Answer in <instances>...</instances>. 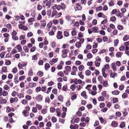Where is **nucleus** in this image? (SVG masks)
<instances>
[{"mask_svg":"<svg viewBox=\"0 0 129 129\" xmlns=\"http://www.w3.org/2000/svg\"><path fill=\"white\" fill-rule=\"evenodd\" d=\"M97 16L99 18L102 17L104 18H105L106 17V16H105L103 13L101 12L99 13L97 15Z\"/></svg>","mask_w":129,"mask_h":129,"instance_id":"8","label":"nucleus"},{"mask_svg":"<svg viewBox=\"0 0 129 129\" xmlns=\"http://www.w3.org/2000/svg\"><path fill=\"white\" fill-rule=\"evenodd\" d=\"M4 89L7 90L9 88V87L7 85H5L3 88Z\"/></svg>","mask_w":129,"mask_h":129,"instance_id":"63","label":"nucleus"},{"mask_svg":"<svg viewBox=\"0 0 129 129\" xmlns=\"http://www.w3.org/2000/svg\"><path fill=\"white\" fill-rule=\"evenodd\" d=\"M51 121L53 123H55L57 121L56 118L54 116H53L51 118Z\"/></svg>","mask_w":129,"mask_h":129,"instance_id":"23","label":"nucleus"},{"mask_svg":"<svg viewBox=\"0 0 129 129\" xmlns=\"http://www.w3.org/2000/svg\"><path fill=\"white\" fill-rule=\"evenodd\" d=\"M17 33L15 30H14L12 33V36H15L17 34Z\"/></svg>","mask_w":129,"mask_h":129,"instance_id":"56","label":"nucleus"},{"mask_svg":"<svg viewBox=\"0 0 129 129\" xmlns=\"http://www.w3.org/2000/svg\"><path fill=\"white\" fill-rule=\"evenodd\" d=\"M33 91L31 89H28L26 93L28 94H30L32 93Z\"/></svg>","mask_w":129,"mask_h":129,"instance_id":"46","label":"nucleus"},{"mask_svg":"<svg viewBox=\"0 0 129 129\" xmlns=\"http://www.w3.org/2000/svg\"><path fill=\"white\" fill-rule=\"evenodd\" d=\"M77 33L76 31L74 30H73L71 32V34L72 36H75L76 35Z\"/></svg>","mask_w":129,"mask_h":129,"instance_id":"36","label":"nucleus"},{"mask_svg":"<svg viewBox=\"0 0 129 129\" xmlns=\"http://www.w3.org/2000/svg\"><path fill=\"white\" fill-rule=\"evenodd\" d=\"M26 124L28 126H29L32 124L31 122L30 121H28L26 122Z\"/></svg>","mask_w":129,"mask_h":129,"instance_id":"37","label":"nucleus"},{"mask_svg":"<svg viewBox=\"0 0 129 129\" xmlns=\"http://www.w3.org/2000/svg\"><path fill=\"white\" fill-rule=\"evenodd\" d=\"M104 68L105 69L108 70L110 68L109 65L108 64H107L105 65Z\"/></svg>","mask_w":129,"mask_h":129,"instance_id":"51","label":"nucleus"},{"mask_svg":"<svg viewBox=\"0 0 129 129\" xmlns=\"http://www.w3.org/2000/svg\"><path fill=\"white\" fill-rule=\"evenodd\" d=\"M17 71V70L16 67H15L12 69V72L14 73H16Z\"/></svg>","mask_w":129,"mask_h":129,"instance_id":"64","label":"nucleus"},{"mask_svg":"<svg viewBox=\"0 0 129 129\" xmlns=\"http://www.w3.org/2000/svg\"><path fill=\"white\" fill-rule=\"evenodd\" d=\"M23 49L25 51V52H28L29 49L27 46H24L23 47Z\"/></svg>","mask_w":129,"mask_h":129,"instance_id":"44","label":"nucleus"},{"mask_svg":"<svg viewBox=\"0 0 129 129\" xmlns=\"http://www.w3.org/2000/svg\"><path fill=\"white\" fill-rule=\"evenodd\" d=\"M36 106L39 110H40L42 108L41 106L38 104H36Z\"/></svg>","mask_w":129,"mask_h":129,"instance_id":"50","label":"nucleus"},{"mask_svg":"<svg viewBox=\"0 0 129 129\" xmlns=\"http://www.w3.org/2000/svg\"><path fill=\"white\" fill-rule=\"evenodd\" d=\"M46 5L48 6V8H50L51 7V2L49 1L47 2L46 3Z\"/></svg>","mask_w":129,"mask_h":129,"instance_id":"33","label":"nucleus"},{"mask_svg":"<svg viewBox=\"0 0 129 129\" xmlns=\"http://www.w3.org/2000/svg\"><path fill=\"white\" fill-rule=\"evenodd\" d=\"M107 107L109 108H110L111 105V103L110 102H106Z\"/></svg>","mask_w":129,"mask_h":129,"instance_id":"61","label":"nucleus"},{"mask_svg":"<svg viewBox=\"0 0 129 129\" xmlns=\"http://www.w3.org/2000/svg\"><path fill=\"white\" fill-rule=\"evenodd\" d=\"M116 17L115 16H113L110 18V20L112 21H114L116 20Z\"/></svg>","mask_w":129,"mask_h":129,"instance_id":"52","label":"nucleus"},{"mask_svg":"<svg viewBox=\"0 0 129 129\" xmlns=\"http://www.w3.org/2000/svg\"><path fill=\"white\" fill-rule=\"evenodd\" d=\"M15 48L19 52L22 51V48L21 46L20 45H18L16 46Z\"/></svg>","mask_w":129,"mask_h":129,"instance_id":"14","label":"nucleus"},{"mask_svg":"<svg viewBox=\"0 0 129 129\" xmlns=\"http://www.w3.org/2000/svg\"><path fill=\"white\" fill-rule=\"evenodd\" d=\"M111 125L112 126L115 127L118 125V123L116 121H113L112 122Z\"/></svg>","mask_w":129,"mask_h":129,"instance_id":"12","label":"nucleus"},{"mask_svg":"<svg viewBox=\"0 0 129 129\" xmlns=\"http://www.w3.org/2000/svg\"><path fill=\"white\" fill-rule=\"evenodd\" d=\"M35 100L38 102H40L42 100L43 97L41 94H38L35 98Z\"/></svg>","mask_w":129,"mask_h":129,"instance_id":"2","label":"nucleus"},{"mask_svg":"<svg viewBox=\"0 0 129 129\" xmlns=\"http://www.w3.org/2000/svg\"><path fill=\"white\" fill-rule=\"evenodd\" d=\"M123 26L122 25H118L117 26V28L118 29L120 30H122L123 29Z\"/></svg>","mask_w":129,"mask_h":129,"instance_id":"31","label":"nucleus"},{"mask_svg":"<svg viewBox=\"0 0 129 129\" xmlns=\"http://www.w3.org/2000/svg\"><path fill=\"white\" fill-rule=\"evenodd\" d=\"M81 95L82 96H83L85 99H86L87 98V96L86 95V92L85 91H83L81 93Z\"/></svg>","mask_w":129,"mask_h":129,"instance_id":"11","label":"nucleus"},{"mask_svg":"<svg viewBox=\"0 0 129 129\" xmlns=\"http://www.w3.org/2000/svg\"><path fill=\"white\" fill-rule=\"evenodd\" d=\"M76 37H74L73 39L71 40H70L69 41V43H72L73 42H75L76 41Z\"/></svg>","mask_w":129,"mask_h":129,"instance_id":"39","label":"nucleus"},{"mask_svg":"<svg viewBox=\"0 0 129 129\" xmlns=\"http://www.w3.org/2000/svg\"><path fill=\"white\" fill-rule=\"evenodd\" d=\"M50 67V66L48 63H46L45 64V69L46 70H48Z\"/></svg>","mask_w":129,"mask_h":129,"instance_id":"15","label":"nucleus"},{"mask_svg":"<svg viewBox=\"0 0 129 129\" xmlns=\"http://www.w3.org/2000/svg\"><path fill=\"white\" fill-rule=\"evenodd\" d=\"M102 9V6H99V7L96 8V12H98L101 10Z\"/></svg>","mask_w":129,"mask_h":129,"instance_id":"32","label":"nucleus"},{"mask_svg":"<svg viewBox=\"0 0 129 129\" xmlns=\"http://www.w3.org/2000/svg\"><path fill=\"white\" fill-rule=\"evenodd\" d=\"M116 15L118 17H119L120 18H121L123 16V14H122L121 13L120 11L118 10L117 11L116 13Z\"/></svg>","mask_w":129,"mask_h":129,"instance_id":"6","label":"nucleus"},{"mask_svg":"<svg viewBox=\"0 0 129 129\" xmlns=\"http://www.w3.org/2000/svg\"><path fill=\"white\" fill-rule=\"evenodd\" d=\"M58 100L62 102L63 101V98L62 96L61 95H59L58 97Z\"/></svg>","mask_w":129,"mask_h":129,"instance_id":"25","label":"nucleus"},{"mask_svg":"<svg viewBox=\"0 0 129 129\" xmlns=\"http://www.w3.org/2000/svg\"><path fill=\"white\" fill-rule=\"evenodd\" d=\"M119 93V91L118 90H114V91H113L112 92V94H113L115 95H117Z\"/></svg>","mask_w":129,"mask_h":129,"instance_id":"22","label":"nucleus"},{"mask_svg":"<svg viewBox=\"0 0 129 129\" xmlns=\"http://www.w3.org/2000/svg\"><path fill=\"white\" fill-rule=\"evenodd\" d=\"M68 52V50L67 49L63 50L62 51V54L61 55L62 57L63 58L67 57Z\"/></svg>","mask_w":129,"mask_h":129,"instance_id":"1","label":"nucleus"},{"mask_svg":"<svg viewBox=\"0 0 129 129\" xmlns=\"http://www.w3.org/2000/svg\"><path fill=\"white\" fill-rule=\"evenodd\" d=\"M22 113L24 115V116L25 117H27L29 115L28 113H27V112L25 110H23Z\"/></svg>","mask_w":129,"mask_h":129,"instance_id":"17","label":"nucleus"},{"mask_svg":"<svg viewBox=\"0 0 129 129\" xmlns=\"http://www.w3.org/2000/svg\"><path fill=\"white\" fill-rule=\"evenodd\" d=\"M91 72L89 70H87L85 71V74L86 75L89 76L91 74Z\"/></svg>","mask_w":129,"mask_h":129,"instance_id":"29","label":"nucleus"},{"mask_svg":"<svg viewBox=\"0 0 129 129\" xmlns=\"http://www.w3.org/2000/svg\"><path fill=\"white\" fill-rule=\"evenodd\" d=\"M26 99L28 100H30L31 99V96H30L27 95L25 97Z\"/></svg>","mask_w":129,"mask_h":129,"instance_id":"59","label":"nucleus"},{"mask_svg":"<svg viewBox=\"0 0 129 129\" xmlns=\"http://www.w3.org/2000/svg\"><path fill=\"white\" fill-rule=\"evenodd\" d=\"M57 14V11L56 10L53 11L52 13L51 17H53L55 16Z\"/></svg>","mask_w":129,"mask_h":129,"instance_id":"19","label":"nucleus"},{"mask_svg":"<svg viewBox=\"0 0 129 129\" xmlns=\"http://www.w3.org/2000/svg\"><path fill=\"white\" fill-rule=\"evenodd\" d=\"M113 103H115L118 102V100L117 98H114L113 99Z\"/></svg>","mask_w":129,"mask_h":129,"instance_id":"42","label":"nucleus"},{"mask_svg":"<svg viewBox=\"0 0 129 129\" xmlns=\"http://www.w3.org/2000/svg\"><path fill=\"white\" fill-rule=\"evenodd\" d=\"M128 39V36L127 35H126L124 36L123 39V41H125L127 40Z\"/></svg>","mask_w":129,"mask_h":129,"instance_id":"18","label":"nucleus"},{"mask_svg":"<svg viewBox=\"0 0 129 129\" xmlns=\"http://www.w3.org/2000/svg\"><path fill=\"white\" fill-rule=\"evenodd\" d=\"M57 75L60 76L61 77H62L64 76V74L62 72H60L58 73Z\"/></svg>","mask_w":129,"mask_h":129,"instance_id":"41","label":"nucleus"},{"mask_svg":"<svg viewBox=\"0 0 129 129\" xmlns=\"http://www.w3.org/2000/svg\"><path fill=\"white\" fill-rule=\"evenodd\" d=\"M102 96L106 98H108L109 97V95L106 94V91H103L102 93Z\"/></svg>","mask_w":129,"mask_h":129,"instance_id":"10","label":"nucleus"},{"mask_svg":"<svg viewBox=\"0 0 129 129\" xmlns=\"http://www.w3.org/2000/svg\"><path fill=\"white\" fill-rule=\"evenodd\" d=\"M65 69L67 71H70L71 70L70 67L69 66H67L65 67Z\"/></svg>","mask_w":129,"mask_h":129,"instance_id":"47","label":"nucleus"},{"mask_svg":"<svg viewBox=\"0 0 129 129\" xmlns=\"http://www.w3.org/2000/svg\"><path fill=\"white\" fill-rule=\"evenodd\" d=\"M21 103L24 105H26L27 103V101L25 100H24L22 101Z\"/></svg>","mask_w":129,"mask_h":129,"instance_id":"58","label":"nucleus"},{"mask_svg":"<svg viewBox=\"0 0 129 129\" xmlns=\"http://www.w3.org/2000/svg\"><path fill=\"white\" fill-rule=\"evenodd\" d=\"M122 54L123 53L122 52H118L116 53V56L117 58L120 57H121Z\"/></svg>","mask_w":129,"mask_h":129,"instance_id":"16","label":"nucleus"},{"mask_svg":"<svg viewBox=\"0 0 129 129\" xmlns=\"http://www.w3.org/2000/svg\"><path fill=\"white\" fill-rule=\"evenodd\" d=\"M69 35V33L67 31H64V35L66 37H68Z\"/></svg>","mask_w":129,"mask_h":129,"instance_id":"43","label":"nucleus"},{"mask_svg":"<svg viewBox=\"0 0 129 129\" xmlns=\"http://www.w3.org/2000/svg\"><path fill=\"white\" fill-rule=\"evenodd\" d=\"M105 100L104 97L102 96L100 97L98 99V100L100 101H104Z\"/></svg>","mask_w":129,"mask_h":129,"instance_id":"35","label":"nucleus"},{"mask_svg":"<svg viewBox=\"0 0 129 129\" xmlns=\"http://www.w3.org/2000/svg\"><path fill=\"white\" fill-rule=\"evenodd\" d=\"M76 47L78 48H80L81 46L80 42H77L75 44Z\"/></svg>","mask_w":129,"mask_h":129,"instance_id":"24","label":"nucleus"},{"mask_svg":"<svg viewBox=\"0 0 129 129\" xmlns=\"http://www.w3.org/2000/svg\"><path fill=\"white\" fill-rule=\"evenodd\" d=\"M125 126V123L124 122H122L120 125V127L121 128H123Z\"/></svg>","mask_w":129,"mask_h":129,"instance_id":"26","label":"nucleus"},{"mask_svg":"<svg viewBox=\"0 0 129 129\" xmlns=\"http://www.w3.org/2000/svg\"><path fill=\"white\" fill-rule=\"evenodd\" d=\"M127 96V94L125 93H123L122 95V98L123 99L126 98Z\"/></svg>","mask_w":129,"mask_h":129,"instance_id":"54","label":"nucleus"},{"mask_svg":"<svg viewBox=\"0 0 129 129\" xmlns=\"http://www.w3.org/2000/svg\"><path fill=\"white\" fill-rule=\"evenodd\" d=\"M7 68L6 67H3L2 68V71L3 72H5L6 71Z\"/></svg>","mask_w":129,"mask_h":129,"instance_id":"60","label":"nucleus"},{"mask_svg":"<svg viewBox=\"0 0 129 129\" xmlns=\"http://www.w3.org/2000/svg\"><path fill=\"white\" fill-rule=\"evenodd\" d=\"M8 94V93L7 91L4 90L3 92L2 95L4 96H7Z\"/></svg>","mask_w":129,"mask_h":129,"instance_id":"40","label":"nucleus"},{"mask_svg":"<svg viewBox=\"0 0 129 129\" xmlns=\"http://www.w3.org/2000/svg\"><path fill=\"white\" fill-rule=\"evenodd\" d=\"M43 73L41 71H39L37 73V75L40 77H41L43 76Z\"/></svg>","mask_w":129,"mask_h":129,"instance_id":"20","label":"nucleus"},{"mask_svg":"<svg viewBox=\"0 0 129 129\" xmlns=\"http://www.w3.org/2000/svg\"><path fill=\"white\" fill-rule=\"evenodd\" d=\"M62 34V32L61 31H58L57 33V35L56 36L57 39H61L63 37Z\"/></svg>","mask_w":129,"mask_h":129,"instance_id":"3","label":"nucleus"},{"mask_svg":"<svg viewBox=\"0 0 129 129\" xmlns=\"http://www.w3.org/2000/svg\"><path fill=\"white\" fill-rule=\"evenodd\" d=\"M92 87V85H88L86 87V89H87L89 92V93H91V88Z\"/></svg>","mask_w":129,"mask_h":129,"instance_id":"5","label":"nucleus"},{"mask_svg":"<svg viewBox=\"0 0 129 129\" xmlns=\"http://www.w3.org/2000/svg\"><path fill=\"white\" fill-rule=\"evenodd\" d=\"M33 74V72L31 69H29V71L28 72V75L29 76H32Z\"/></svg>","mask_w":129,"mask_h":129,"instance_id":"21","label":"nucleus"},{"mask_svg":"<svg viewBox=\"0 0 129 129\" xmlns=\"http://www.w3.org/2000/svg\"><path fill=\"white\" fill-rule=\"evenodd\" d=\"M114 46H117L119 40L118 39L115 40H114Z\"/></svg>","mask_w":129,"mask_h":129,"instance_id":"30","label":"nucleus"},{"mask_svg":"<svg viewBox=\"0 0 129 129\" xmlns=\"http://www.w3.org/2000/svg\"><path fill=\"white\" fill-rule=\"evenodd\" d=\"M46 25V21L45 20H41V21L40 28H44Z\"/></svg>","mask_w":129,"mask_h":129,"instance_id":"4","label":"nucleus"},{"mask_svg":"<svg viewBox=\"0 0 129 129\" xmlns=\"http://www.w3.org/2000/svg\"><path fill=\"white\" fill-rule=\"evenodd\" d=\"M111 66H112V68L113 69V70L114 71H116V65L115 63H112L111 64Z\"/></svg>","mask_w":129,"mask_h":129,"instance_id":"9","label":"nucleus"},{"mask_svg":"<svg viewBox=\"0 0 129 129\" xmlns=\"http://www.w3.org/2000/svg\"><path fill=\"white\" fill-rule=\"evenodd\" d=\"M76 6V8L78 10H80L82 9L81 6L79 4H77Z\"/></svg>","mask_w":129,"mask_h":129,"instance_id":"27","label":"nucleus"},{"mask_svg":"<svg viewBox=\"0 0 129 129\" xmlns=\"http://www.w3.org/2000/svg\"><path fill=\"white\" fill-rule=\"evenodd\" d=\"M78 68L79 71H82L84 67L82 65H80L79 66Z\"/></svg>","mask_w":129,"mask_h":129,"instance_id":"34","label":"nucleus"},{"mask_svg":"<svg viewBox=\"0 0 129 129\" xmlns=\"http://www.w3.org/2000/svg\"><path fill=\"white\" fill-rule=\"evenodd\" d=\"M103 85L105 87H107L108 86V84L107 81H105L103 82Z\"/></svg>","mask_w":129,"mask_h":129,"instance_id":"45","label":"nucleus"},{"mask_svg":"<svg viewBox=\"0 0 129 129\" xmlns=\"http://www.w3.org/2000/svg\"><path fill=\"white\" fill-rule=\"evenodd\" d=\"M82 72H80L78 74V75L79 77L82 79H83L84 78V76L83 75H82Z\"/></svg>","mask_w":129,"mask_h":129,"instance_id":"53","label":"nucleus"},{"mask_svg":"<svg viewBox=\"0 0 129 129\" xmlns=\"http://www.w3.org/2000/svg\"><path fill=\"white\" fill-rule=\"evenodd\" d=\"M50 99L49 97L47 96L46 98L45 102L46 103H48L49 104L50 103Z\"/></svg>","mask_w":129,"mask_h":129,"instance_id":"28","label":"nucleus"},{"mask_svg":"<svg viewBox=\"0 0 129 129\" xmlns=\"http://www.w3.org/2000/svg\"><path fill=\"white\" fill-rule=\"evenodd\" d=\"M109 4L110 6H113L114 4L113 1L112 0H111V1L109 3Z\"/></svg>","mask_w":129,"mask_h":129,"instance_id":"48","label":"nucleus"},{"mask_svg":"<svg viewBox=\"0 0 129 129\" xmlns=\"http://www.w3.org/2000/svg\"><path fill=\"white\" fill-rule=\"evenodd\" d=\"M52 22L50 21L47 25V27H48V30L49 31L52 25Z\"/></svg>","mask_w":129,"mask_h":129,"instance_id":"13","label":"nucleus"},{"mask_svg":"<svg viewBox=\"0 0 129 129\" xmlns=\"http://www.w3.org/2000/svg\"><path fill=\"white\" fill-rule=\"evenodd\" d=\"M76 88V86L75 85H72L70 87V89L73 91H74Z\"/></svg>","mask_w":129,"mask_h":129,"instance_id":"38","label":"nucleus"},{"mask_svg":"<svg viewBox=\"0 0 129 129\" xmlns=\"http://www.w3.org/2000/svg\"><path fill=\"white\" fill-rule=\"evenodd\" d=\"M92 31L93 33H98L99 31L98 28L97 27H93L92 28Z\"/></svg>","mask_w":129,"mask_h":129,"instance_id":"7","label":"nucleus"},{"mask_svg":"<svg viewBox=\"0 0 129 129\" xmlns=\"http://www.w3.org/2000/svg\"><path fill=\"white\" fill-rule=\"evenodd\" d=\"M18 96L19 98H23L24 96L23 94H22L21 93H19L18 95Z\"/></svg>","mask_w":129,"mask_h":129,"instance_id":"55","label":"nucleus"},{"mask_svg":"<svg viewBox=\"0 0 129 129\" xmlns=\"http://www.w3.org/2000/svg\"><path fill=\"white\" fill-rule=\"evenodd\" d=\"M33 35V34L31 32L28 33L27 35V36L28 37H31Z\"/></svg>","mask_w":129,"mask_h":129,"instance_id":"62","label":"nucleus"},{"mask_svg":"<svg viewBox=\"0 0 129 129\" xmlns=\"http://www.w3.org/2000/svg\"><path fill=\"white\" fill-rule=\"evenodd\" d=\"M29 84V86L32 87L35 86L36 85V83H30Z\"/></svg>","mask_w":129,"mask_h":129,"instance_id":"49","label":"nucleus"},{"mask_svg":"<svg viewBox=\"0 0 129 129\" xmlns=\"http://www.w3.org/2000/svg\"><path fill=\"white\" fill-rule=\"evenodd\" d=\"M32 60H36L37 59V55H35L32 56Z\"/></svg>","mask_w":129,"mask_h":129,"instance_id":"57","label":"nucleus"}]
</instances>
